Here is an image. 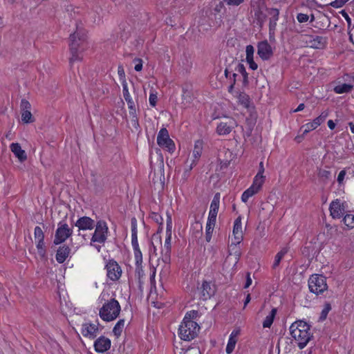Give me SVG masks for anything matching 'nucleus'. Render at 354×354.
I'll return each mask as SVG.
<instances>
[{
	"label": "nucleus",
	"mask_w": 354,
	"mask_h": 354,
	"mask_svg": "<svg viewBox=\"0 0 354 354\" xmlns=\"http://www.w3.org/2000/svg\"><path fill=\"white\" fill-rule=\"evenodd\" d=\"M290 333L300 349H303L313 337L310 325L302 320H297L290 325Z\"/></svg>",
	"instance_id": "f257e3e1"
},
{
	"label": "nucleus",
	"mask_w": 354,
	"mask_h": 354,
	"mask_svg": "<svg viewBox=\"0 0 354 354\" xmlns=\"http://www.w3.org/2000/svg\"><path fill=\"white\" fill-rule=\"evenodd\" d=\"M71 57L70 63L82 61L83 59V52L86 48V37L84 34H80L76 31L70 35L69 44Z\"/></svg>",
	"instance_id": "f03ea898"
},
{
	"label": "nucleus",
	"mask_w": 354,
	"mask_h": 354,
	"mask_svg": "<svg viewBox=\"0 0 354 354\" xmlns=\"http://www.w3.org/2000/svg\"><path fill=\"white\" fill-rule=\"evenodd\" d=\"M120 312V305L115 299H111L105 302L100 309L99 315L105 322L115 320Z\"/></svg>",
	"instance_id": "7ed1b4c3"
},
{
	"label": "nucleus",
	"mask_w": 354,
	"mask_h": 354,
	"mask_svg": "<svg viewBox=\"0 0 354 354\" xmlns=\"http://www.w3.org/2000/svg\"><path fill=\"white\" fill-rule=\"evenodd\" d=\"M199 330L196 322H182L178 328V335L183 340L191 341L197 336Z\"/></svg>",
	"instance_id": "20e7f679"
},
{
	"label": "nucleus",
	"mask_w": 354,
	"mask_h": 354,
	"mask_svg": "<svg viewBox=\"0 0 354 354\" xmlns=\"http://www.w3.org/2000/svg\"><path fill=\"white\" fill-rule=\"evenodd\" d=\"M308 288L311 292L318 295L327 290L326 278L322 275L315 274L308 279Z\"/></svg>",
	"instance_id": "39448f33"
},
{
	"label": "nucleus",
	"mask_w": 354,
	"mask_h": 354,
	"mask_svg": "<svg viewBox=\"0 0 354 354\" xmlns=\"http://www.w3.org/2000/svg\"><path fill=\"white\" fill-rule=\"evenodd\" d=\"M95 232L91 239V245H93V243L95 242L104 243L109 234V228L106 223L104 221H99L95 225Z\"/></svg>",
	"instance_id": "423d86ee"
},
{
	"label": "nucleus",
	"mask_w": 354,
	"mask_h": 354,
	"mask_svg": "<svg viewBox=\"0 0 354 354\" xmlns=\"http://www.w3.org/2000/svg\"><path fill=\"white\" fill-rule=\"evenodd\" d=\"M72 234L73 230L69 227L68 225L64 221H60L55 231L53 243L57 245L64 243Z\"/></svg>",
	"instance_id": "0eeeda50"
},
{
	"label": "nucleus",
	"mask_w": 354,
	"mask_h": 354,
	"mask_svg": "<svg viewBox=\"0 0 354 354\" xmlns=\"http://www.w3.org/2000/svg\"><path fill=\"white\" fill-rule=\"evenodd\" d=\"M157 143L160 147L165 149L170 153L175 150V144L169 138V132L166 128H161L159 131L157 136Z\"/></svg>",
	"instance_id": "6e6552de"
},
{
	"label": "nucleus",
	"mask_w": 354,
	"mask_h": 354,
	"mask_svg": "<svg viewBox=\"0 0 354 354\" xmlns=\"http://www.w3.org/2000/svg\"><path fill=\"white\" fill-rule=\"evenodd\" d=\"M301 37L306 46L313 48L323 49L327 44V38L322 36L304 35Z\"/></svg>",
	"instance_id": "1a4fd4ad"
},
{
	"label": "nucleus",
	"mask_w": 354,
	"mask_h": 354,
	"mask_svg": "<svg viewBox=\"0 0 354 354\" xmlns=\"http://www.w3.org/2000/svg\"><path fill=\"white\" fill-rule=\"evenodd\" d=\"M107 277L112 281L118 280L122 275V269L119 264L114 260H110L106 265Z\"/></svg>",
	"instance_id": "9d476101"
},
{
	"label": "nucleus",
	"mask_w": 354,
	"mask_h": 354,
	"mask_svg": "<svg viewBox=\"0 0 354 354\" xmlns=\"http://www.w3.org/2000/svg\"><path fill=\"white\" fill-rule=\"evenodd\" d=\"M266 12L270 16L269 19V33L274 35L276 30L277 21L279 19V10L274 8H266Z\"/></svg>",
	"instance_id": "9b49d317"
},
{
	"label": "nucleus",
	"mask_w": 354,
	"mask_h": 354,
	"mask_svg": "<svg viewBox=\"0 0 354 354\" xmlns=\"http://www.w3.org/2000/svg\"><path fill=\"white\" fill-rule=\"evenodd\" d=\"M257 54L263 60H268L272 56L273 51L272 47L267 40L258 44Z\"/></svg>",
	"instance_id": "f8f14e48"
},
{
	"label": "nucleus",
	"mask_w": 354,
	"mask_h": 354,
	"mask_svg": "<svg viewBox=\"0 0 354 354\" xmlns=\"http://www.w3.org/2000/svg\"><path fill=\"white\" fill-rule=\"evenodd\" d=\"M236 126V122L232 118H229L227 121L221 122L218 124L216 132L220 136H225L229 134Z\"/></svg>",
	"instance_id": "ddd939ff"
},
{
	"label": "nucleus",
	"mask_w": 354,
	"mask_h": 354,
	"mask_svg": "<svg viewBox=\"0 0 354 354\" xmlns=\"http://www.w3.org/2000/svg\"><path fill=\"white\" fill-rule=\"evenodd\" d=\"M345 208V205L344 203H341L339 200L337 199L332 201L329 207L331 216L333 218H341L346 211Z\"/></svg>",
	"instance_id": "4468645a"
},
{
	"label": "nucleus",
	"mask_w": 354,
	"mask_h": 354,
	"mask_svg": "<svg viewBox=\"0 0 354 354\" xmlns=\"http://www.w3.org/2000/svg\"><path fill=\"white\" fill-rule=\"evenodd\" d=\"M95 221L88 216H82L79 218L75 223V225L80 230H91L95 227Z\"/></svg>",
	"instance_id": "2eb2a0df"
},
{
	"label": "nucleus",
	"mask_w": 354,
	"mask_h": 354,
	"mask_svg": "<svg viewBox=\"0 0 354 354\" xmlns=\"http://www.w3.org/2000/svg\"><path fill=\"white\" fill-rule=\"evenodd\" d=\"M98 324L85 323L82 326L81 333L84 337L94 339L98 333Z\"/></svg>",
	"instance_id": "dca6fc26"
},
{
	"label": "nucleus",
	"mask_w": 354,
	"mask_h": 354,
	"mask_svg": "<svg viewBox=\"0 0 354 354\" xmlns=\"http://www.w3.org/2000/svg\"><path fill=\"white\" fill-rule=\"evenodd\" d=\"M111 345V342L109 338L101 336L94 342L95 351L97 353H104L110 348Z\"/></svg>",
	"instance_id": "f3484780"
},
{
	"label": "nucleus",
	"mask_w": 354,
	"mask_h": 354,
	"mask_svg": "<svg viewBox=\"0 0 354 354\" xmlns=\"http://www.w3.org/2000/svg\"><path fill=\"white\" fill-rule=\"evenodd\" d=\"M241 220V216H239L234 222L232 234L234 241H236V243H240L243 240V232L242 229Z\"/></svg>",
	"instance_id": "a211bd4d"
},
{
	"label": "nucleus",
	"mask_w": 354,
	"mask_h": 354,
	"mask_svg": "<svg viewBox=\"0 0 354 354\" xmlns=\"http://www.w3.org/2000/svg\"><path fill=\"white\" fill-rule=\"evenodd\" d=\"M203 300L209 299L214 295L215 287L210 282L204 281L200 288Z\"/></svg>",
	"instance_id": "6ab92c4d"
},
{
	"label": "nucleus",
	"mask_w": 354,
	"mask_h": 354,
	"mask_svg": "<svg viewBox=\"0 0 354 354\" xmlns=\"http://www.w3.org/2000/svg\"><path fill=\"white\" fill-rule=\"evenodd\" d=\"M70 252L71 248L68 245H64L59 247L55 255L57 261L59 263H64L68 257Z\"/></svg>",
	"instance_id": "aec40b11"
},
{
	"label": "nucleus",
	"mask_w": 354,
	"mask_h": 354,
	"mask_svg": "<svg viewBox=\"0 0 354 354\" xmlns=\"http://www.w3.org/2000/svg\"><path fill=\"white\" fill-rule=\"evenodd\" d=\"M239 243H236V241L232 242L229 248V254L226 258V261H228L231 257H234V266L237 263L241 257V252L238 247Z\"/></svg>",
	"instance_id": "412c9836"
},
{
	"label": "nucleus",
	"mask_w": 354,
	"mask_h": 354,
	"mask_svg": "<svg viewBox=\"0 0 354 354\" xmlns=\"http://www.w3.org/2000/svg\"><path fill=\"white\" fill-rule=\"evenodd\" d=\"M10 150L20 162H24L27 159V155L23 150L19 143H12L10 145Z\"/></svg>",
	"instance_id": "4be33fe9"
},
{
	"label": "nucleus",
	"mask_w": 354,
	"mask_h": 354,
	"mask_svg": "<svg viewBox=\"0 0 354 354\" xmlns=\"http://www.w3.org/2000/svg\"><path fill=\"white\" fill-rule=\"evenodd\" d=\"M122 85L123 96L127 103L128 108L129 110H133V109L136 108V105H135V103H134L133 100H132V98L130 95V93L129 92L127 82L126 80H124L122 82Z\"/></svg>",
	"instance_id": "5701e85b"
},
{
	"label": "nucleus",
	"mask_w": 354,
	"mask_h": 354,
	"mask_svg": "<svg viewBox=\"0 0 354 354\" xmlns=\"http://www.w3.org/2000/svg\"><path fill=\"white\" fill-rule=\"evenodd\" d=\"M203 151V142L196 140L194 144V148L192 152V160L198 162Z\"/></svg>",
	"instance_id": "b1692460"
},
{
	"label": "nucleus",
	"mask_w": 354,
	"mask_h": 354,
	"mask_svg": "<svg viewBox=\"0 0 354 354\" xmlns=\"http://www.w3.org/2000/svg\"><path fill=\"white\" fill-rule=\"evenodd\" d=\"M136 260V270H135V276L138 280V283L140 285L142 283V279L145 276V272L142 269V257H141L140 261Z\"/></svg>",
	"instance_id": "393cba45"
},
{
	"label": "nucleus",
	"mask_w": 354,
	"mask_h": 354,
	"mask_svg": "<svg viewBox=\"0 0 354 354\" xmlns=\"http://www.w3.org/2000/svg\"><path fill=\"white\" fill-rule=\"evenodd\" d=\"M219 204H220V194L216 193L214 195V196L211 202L209 214H217L218 212Z\"/></svg>",
	"instance_id": "a878e982"
},
{
	"label": "nucleus",
	"mask_w": 354,
	"mask_h": 354,
	"mask_svg": "<svg viewBox=\"0 0 354 354\" xmlns=\"http://www.w3.org/2000/svg\"><path fill=\"white\" fill-rule=\"evenodd\" d=\"M131 244L134 251L135 259L140 261L141 257H142V252L139 248L138 242V236H131Z\"/></svg>",
	"instance_id": "bb28decb"
},
{
	"label": "nucleus",
	"mask_w": 354,
	"mask_h": 354,
	"mask_svg": "<svg viewBox=\"0 0 354 354\" xmlns=\"http://www.w3.org/2000/svg\"><path fill=\"white\" fill-rule=\"evenodd\" d=\"M239 103L245 109H249L250 106V98L248 94L241 92L237 96Z\"/></svg>",
	"instance_id": "cd10ccee"
},
{
	"label": "nucleus",
	"mask_w": 354,
	"mask_h": 354,
	"mask_svg": "<svg viewBox=\"0 0 354 354\" xmlns=\"http://www.w3.org/2000/svg\"><path fill=\"white\" fill-rule=\"evenodd\" d=\"M353 85L344 83L335 86L333 90L337 94L347 93L353 89Z\"/></svg>",
	"instance_id": "c85d7f7f"
},
{
	"label": "nucleus",
	"mask_w": 354,
	"mask_h": 354,
	"mask_svg": "<svg viewBox=\"0 0 354 354\" xmlns=\"http://www.w3.org/2000/svg\"><path fill=\"white\" fill-rule=\"evenodd\" d=\"M259 191L253 186H250L249 188H248L241 196V201L243 203H247L248 199L253 196L254 194H257Z\"/></svg>",
	"instance_id": "c756f323"
},
{
	"label": "nucleus",
	"mask_w": 354,
	"mask_h": 354,
	"mask_svg": "<svg viewBox=\"0 0 354 354\" xmlns=\"http://www.w3.org/2000/svg\"><path fill=\"white\" fill-rule=\"evenodd\" d=\"M277 314V308H274L270 311V314L267 315L263 322V328H270L273 323L274 317Z\"/></svg>",
	"instance_id": "7c9ffc66"
},
{
	"label": "nucleus",
	"mask_w": 354,
	"mask_h": 354,
	"mask_svg": "<svg viewBox=\"0 0 354 354\" xmlns=\"http://www.w3.org/2000/svg\"><path fill=\"white\" fill-rule=\"evenodd\" d=\"M266 176L257 174L253 180L252 186L254 187L259 192L265 182Z\"/></svg>",
	"instance_id": "2f4dec72"
},
{
	"label": "nucleus",
	"mask_w": 354,
	"mask_h": 354,
	"mask_svg": "<svg viewBox=\"0 0 354 354\" xmlns=\"http://www.w3.org/2000/svg\"><path fill=\"white\" fill-rule=\"evenodd\" d=\"M319 126L316 124V122L313 120L311 122H308L301 127V131H302V136L307 134L308 132L315 129Z\"/></svg>",
	"instance_id": "473e14b6"
},
{
	"label": "nucleus",
	"mask_w": 354,
	"mask_h": 354,
	"mask_svg": "<svg viewBox=\"0 0 354 354\" xmlns=\"http://www.w3.org/2000/svg\"><path fill=\"white\" fill-rule=\"evenodd\" d=\"M124 319H121L116 323V324L113 327V333L116 337H119L121 335L124 326Z\"/></svg>",
	"instance_id": "72a5a7b5"
},
{
	"label": "nucleus",
	"mask_w": 354,
	"mask_h": 354,
	"mask_svg": "<svg viewBox=\"0 0 354 354\" xmlns=\"http://www.w3.org/2000/svg\"><path fill=\"white\" fill-rule=\"evenodd\" d=\"M236 71L242 75L243 84H247L248 83V74L246 72L244 65L239 63L236 68Z\"/></svg>",
	"instance_id": "f704fd0d"
},
{
	"label": "nucleus",
	"mask_w": 354,
	"mask_h": 354,
	"mask_svg": "<svg viewBox=\"0 0 354 354\" xmlns=\"http://www.w3.org/2000/svg\"><path fill=\"white\" fill-rule=\"evenodd\" d=\"M37 241L36 247H37L39 255L41 258L46 257V248H45V245H44V240H39V241Z\"/></svg>",
	"instance_id": "c9c22d12"
},
{
	"label": "nucleus",
	"mask_w": 354,
	"mask_h": 354,
	"mask_svg": "<svg viewBox=\"0 0 354 354\" xmlns=\"http://www.w3.org/2000/svg\"><path fill=\"white\" fill-rule=\"evenodd\" d=\"M171 232H166V239L162 248V252H171Z\"/></svg>",
	"instance_id": "e433bc0d"
},
{
	"label": "nucleus",
	"mask_w": 354,
	"mask_h": 354,
	"mask_svg": "<svg viewBox=\"0 0 354 354\" xmlns=\"http://www.w3.org/2000/svg\"><path fill=\"white\" fill-rule=\"evenodd\" d=\"M21 112V120L24 123H32L34 122L30 110H26Z\"/></svg>",
	"instance_id": "4c0bfd02"
},
{
	"label": "nucleus",
	"mask_w": 354,
	"mask_h": 354,
	"mask_svg": "<svg viewBox=\"0 0 354 354\" xmlns=\"http://www.w3.org/2000/svg\"><path fill=\"white\" fill-rule=\"evenodd\" d=\"M183 93L182 95V98H183L182 103L184 105H187L188 104H190L192 102L191 93H190V91H189L187 89H185V88H183Z\"/></svg>",
	"instance_id": "58836bf2"
},
{
	"label": "nucleus",
	"mask_w": 354,
	"mask_h": 354,
	"mask_svg": "<svg viewBox=\"0 0 354 354\" xmlns=\"http://www.w3.org/2000/svg\"><path fill=\"white\" fill-rule=\"evenodd\" d=\"M198 316V312L196 310H190L185 314V316L183 320V322H194Z\"/></svg>",
	"instance_id": "ea45409f"
},
{
	"label": "nucleus",
	"mask_w": 354,
	"mask_h": 354,
	"mask_svg": "<svg viewBox=\"0 0 354 354\" xmlns=\"http://www.w3.org/2000/svg\"><path fill=\"white\" fill-rule=\"evenodd\" d=\"M331 310V305L330 303H325L324 304V308L322 310V313H321V315L319 317V319L322 320V321H324L326 319L327 317V315L328 314V313Z\"/></svg>",
	"instance_id": "a19ab883"
},
{
	"label": "nucleus",
	"mask_w": 354,
	"mask_h": 354,
	"mask_svg": "<svg viewBox=\"0 0 354 354\" xmlns=\"http://www.w3.org/2000/svg\"><path fill=\"white\" fill-rule=\"evenodd\" d=\"M237 339H233L232 337H230L228 339V342L226 346V353L227 354H230L233 352L235 345L236 344Z\"/></svg>",
	"instance_id": "79ce46f5"
},
{
	"label": "nucleus",
	"mask_w": 354,
	"mask_h": 354,
	"mask_svg": "<svg viewBox=\"0 0 354 354\" xmlns=\"http://www.w3.org/2000/svg\"><path fill=\"white\" fill-rule=\"evenodd\" d=\"M343 221L347 227L350 228L354 227V215L346 214L344 216Z\"/></svg>",
	"instance_id": "37998d69"
},
{
	"label": "nucleus",
	"mask_w": 354,
	"mask_h": 354,
	"mask_svg": "<svg viewBox=\"0 0 354 354\" xmlns=\"http://www.w3.org/2000/svg\"><path fill=\"white\" fill-rule=\"evenodd\" d=\"M34 236L36 241L44 240V234L39 226H36L34 230Z\"/></svg>",
	"instance_id": "c03bdc74"
},
{
	"label": "nucleus",
	"mask_w": 354,
	"mask_h": 354,
	"mask_svg": "<svg viewBox=\"0 0 354 354\" xmlns=\"http://www.w3.org/2000/svg\"><path fill=\"white\" fill-rule=\"evenodd\" d=\"M328 116V111H324L322 112V113L318 117H317L315 119H314L313 120L316 122V124L318 126H319L326 119V118Z\"/></svg>",
	"instance_id": "a18cd8bd"
},
{
	"label": "nucleus",
	"mask_w": 354,
	"mask_h": 354,
	"mask_svg": "<svg viewBox=\"0 0 354 354\" xmlns=\"http://www.w3.org/2000/svg\"><path fill=\"white\" fill-rule=\"evenodd\" d=\"M224 0L220 1L218 3H217L215 7L214 8V14L221 13L225 11L226 8L225 7Z\"/></svg>",
	"instance_id": "49530a36"
},
{
	"label": "nucleus",
	"mask_w": 354,
	"mask_h": 354,
	"mask_svg": "<svg viewBox=\"0 0 354 354\" xmlns=\"http://www.w3.org/2000/svg\"><path fill=\"white\" fill-rule=\"evenodd\" d=\"M217 214H209L206 225L215 227Z\"/></svg>",
	"instance_id": "de8ad7c7"
},
{
	"label": "nucleus",
	"mask_w": 354,
	"mask_h": 354,
	"mask_svg": "<svg viewBox=\"0 0 354 354\" xmlns=\"http://www.w3.org/2000/svg\"><path fill=\"white\" fill-rule=\"evenodd\" d=\"M129 115L131 117V122L133 126H138V119L136 108L133 109V110H129Z\"/></svg>",
	"instance_id": "09e8293b"
},
{
	"label": "nucleus",
	"mask_w": 354,
	"mask_h": 354,
	"mask_svg": "<svg viewBox=\"0 0 354 354\" xmlns=\"http://www.w3.org/2000/svg\"><path fill=\"white\" fill-rule=\"evenodd\" d=\"M20 109H21V111L30 110L31 104L27 100L22 99L21 101V104H20Z\"/></svg>",
	"instance_id": "8fccbe9b"
},
{
	"label": "nucleus",
	"mask_w": 354,
	"mask_h": 354,
	"mask_svg": "<svg viewBox=\"0 0 354 354\" xmlns=\"http://www.w3.org/2000/svg\"><path fill=\"white\" fill-rule=\"evenodd\" d=\"M345 1L344 0H335L327 5V6H330L335 8H342L345 4Z\"/></svg>",
	"instance_id": "3c124183"
},
{
	"label": "nucleus",
	"mask_w": 354,
	"mask_h": 354,
	"mask_svg": "<svg viewBox=\"0 0 354 354\" xmlns=\"http://www.w3.org/2000/svg\"><path fill=\"white\" fill-rule=\"evenodd\" d=\"M214 227L206 225L205 230V239L207 242H209L212 239V233Z\"/></svg>",
	"instance_id": "603ef678"
},
{
	"label": "nucleus",
	"mask_w": 354,
	"mask_h": 354,
	"mask_svg": "<svg viewBox=\"0 0 354 354\" xmlns=\"http://www.w3.org/2000/svg\"><path fill=\"white\" fill-rule=\"evenodd\" d=\"M131 236H138V230H137V221L136 218H133L131 222Z\"/></svg>",
	"instance_id": "864d4df0"
},
{
	"label": "nucleus",
	"mask_w": 354,
	"mask_h": 354,
	"mask_svg": "<svg viewBox=\"0 0 354 354\" xmlns=\"http://www.w3.org/2000/svg\"><path fill=\"white\" fill-rule=\"evenodd\" d=\"M245 52H246V58L245 59L254 57V48L252 45H248L246 46Z\"/></svg>",
	"instance_id": "5fc2aeb1"
},
{
	"label": "nucleus",
	"mask_w": 354,
	"mask_h": 354,
	"mask_svg": "<svg viewBox=\"0 0 354 354\" xmlns=\"http://www.w3.org/2000/svg\"><path fill=\"white\" fill-rule=\"evenodd\" d=\"M150 218L153 221H154L156 223H159V224H162V216L159 214L156 213V212H151V214H150Z\"/></svg>",
	"instance_id": "6e6d98bb"
},
{
	"label": "nucleus",
	"mask_w": 354,
	"mask_h": 354,
	"mask_svg": "<svg viewBox=\"0 0 354 354\" xmlns=\"http://www.w3.org/2000/svg\"><path fill=\"white\" fill-rule=\"evenodd\" d=\"M197 163L198 162H195V161L192 160L191 163L189 165H188V160H187L184 175L185 176V175L188 176L189 173L190 172V171L193 169L194 167H195L197 165Z\"/></svg>",
	"instance_id": "4d7b16f0"
},
{
	"label": "nucleus",
	"mask_w": 354,
	"mask_h": 354,
	"mask_svg": "<svg viewBox=\"0 0 354 354\" xmlns=\"http://www.w3.org/2000/svg\"><path fill=\"white\" fill-rule=\"evenodd\" d=\"M197 163L198 162H195V161L192 160L191 163L189 165H188V160H187L184 175L185 176V175L188 176L189 173L190 172V171L193 169L194 167H195L197 165Z\"/></svg>",
	"instance_id": "13d9d810"
},
{
	"label": "nucleus",
	"mask_w": 354,
	"mask_h": 354,
	"mask_svg": "<svg viewBox=\"0 0 354 354\" xmlns=\"http://www.w3.org/2000/svg\"><path fill=\"white\" fill-rule=\"evenodd\" d=\"M227 6H239L244 2V0H224Z\"/></svg>",
	"instance_id": "bf43d9fd"
},
{
	"label": "nucleus",
	"mask_w": 354,
	"mask_h": 354,
	"mask_svg": "<svg viewBox=\"0 0 354 354\" xmlns=\"http://www.w3.org/2000/svg\"><path fill=\"white\" fill-rule=\"evenodd\" d=\"M172 229V220L171 215L167 213V229L166 232H171Z\"/></svg>",
	"instance_id": "052dcab7"
},
{
	"label": "nucleus",
	"mask_w": 354,
	"mask_h": 354,
	"mask_svg": "<svg viewBox=\"0 0 354 354\" xmlns=\"http://www.w3.org/2000/svg\"><path fill=\"white\" fill-rule=\"evenodd\" d=\"M297 19L299 23L306 22L309 17L308 15L304 13H299L297 16Z\"/></svg>",
	"instance_id": "680f3d73"
},
{
	"label": "nucleus",
	"mask_w": 354,
	"mask_h": 354,
	"mask_svg": "<svg viewBox=\"0 0 354 354\" xmlns=\"http://www.w3.org/2000/svg\"><path fill=\"white\" fill-rule=\"evenodd\" d=\"M157 99H158V97H157L156 94L150 93L149 97V104L151 106H155L156 105Z\"/></svg>",
	"instance_id": "e2e57ef3"
},
{
	"label": "nucleus",
	"mask_w": 354,
	"mask_h": 354,
	"mask_svg": "<svg viewBox=\"0 0 354 354\" xmlns=\"http://www.w3.org/2000/svg\"><path fill=\"white\" fill-rule=\"evenodd\" d=\"M246 62H248V64H249L250 68L252 70L254 71V70L257 69L258 65H257V63L254 62V57L253 58L246 59Z\"/></svg>",
	"instance_id": "0e129e2a"
},
{
	"label": "nucleus",
	"mask_w": 354,
	"mask_h": 354,
	"mask_svg": "<svg viewBox=\"0 0 354 354\" xmlns=\"http://www.w3.org/2000/svg\"><path fill=\"white\" fill-rule=\"evenodd\" d=\"M133 61L137 62L134 67L135 70L136 71H140L142 69V60L139 58H136Z\"/></svg>",
	"instance_id": "69168bd1"
},
{
	"label": "nucleus",
	"mask_w": 354,
	"mask_h": 354,
	"mask_svg": "<svg viewBox=\"0 0 354 354\" xmlns=\"http://www.w3.org/2000/svg\"><path fill=\"white\" fill-rule=\"evenodd\" d=\"M162 261L165 263H170V253L171 252H162Z\"/></svg>",
	"instance_id": "338daca9"
},
{
	"label": "nucleus",
	"mask_w": 354,
	"mask_h": 354,
	"mask_svg": "<svg viewBox=\"0 0 354 354\" xmlns=\"http://www.w3.org/2000/svg\"><path fill=\"white\" fill-rule=\"evenodd\" d=\"M118 75H119L120 78L121 80H122V81L124 80H125L124 70V68L122 66H118Z\"/></svg>",
	"instance_id": "774afa93"
}]
</instances>
